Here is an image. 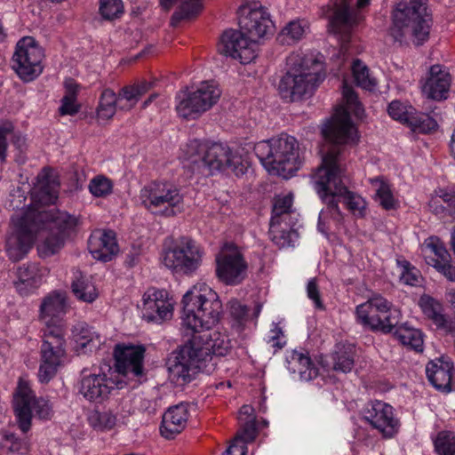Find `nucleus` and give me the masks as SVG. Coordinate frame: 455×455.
Returning a JSON list of instances; mask_svg holds the SVG:
<instances>
[{
	"instance_id": "obj_29",
	"label": "nucleus",
	"mask_w": 455,
	"mask_h": 455,
	"mask_svg": "<svg viewBox=\"0 0 455 455\" xmlns=\"http://www.w3.org/2000/svg\"><path fill=\"white\" fill-rule=\"evenodd\" d=\"M451 77L449 72L440 65H433L429 76L422 85V92L427 98L435 100H445L448 97Z\"/></svg>"
},
{
	"instance_id": "obj_2",
	"label": "nucleus",
	"mask_w": 455,
	"mask_h": 455,
	"mask_svg": "<svg viewBox=\"0 0 455 455\" xmlns=\"http://www.w3.org/2000/svg\"><path fill=\"white\" fill-rule=\"evenodd\" d=\"M342 96L343 104L336 108L331 120L322 129L325 140L321 148L322 164L314 176V188L322 199H354L352 193L340 180L341 156L347 145L355 144L359 140L351 116L360 119L364 109L353 88L345 82Z\"/></svg>"
},
{
	"instance_id": "obj_14",
	"label": "nucleus",
	"mask_w": 455,
	"mask_h": 455,
	"mask_svg": "<svg viewBox=\"0 0 455 455\" xmlns=\"http://www.w3.org/2000/svg\"><path fill=\"white\" fill-rule=\"evenodd\" d=\"M44 50L31 36H24L16 44L12 56V68L26 83L38 77L43 70Z\"/></svg>"
},
{
	"instance_id": "obj_7",
	"label": "nucleus",
	"mask_w": 455,
	"mask_h": 455,
	"mask_svg": "<svg viewBox=\"0 0 455 455\" xmlns=\"http://www.w3.org/2000/svg\"><path fill=\"white\" fill-rule=\"evenodd\" d=\"M431 18L423 0H411L409 4L399 3L393 12V26L390 33L397 42H412L415 45L424 44L429 36Z\"/></svg>"
},
{
	"instance_id": "obj_60",
	"label": "nucleus",
	"mask_w": 455,
	"mask_h": 455,
	"mask_svg": "<svg viewBox=\"0 0 455 455\" xmlns=\"http://www.w3.org/2000/svg\"><path fill=\"white\" fill-rule=\"evenodd\" d=\"M307 297L314 302L315 307L318 309H323V304L321 300L319 287L315 278L308 281L307 285Z\"/></svg>"
},
{
	"instance_id": "obj_32",
	"label": "nucleus",
	"mask_w": 455,
	"mask_h": 455,
	"mask_svg": "<svg viewBox=\"0 0 455 455\" xmlns=\"http://www.w3.org/2000/svg\"><path fill=\"white\" fill-rule=\"evenodd\" d=\"M160 4L166 10L178 4V8L171 19L172 27L178 26L182 20H189L196 17L203 10L201 0H160Z\"/></svg>"
},
{
	"instance_id": "obj_35",
	"label": "nucleus",
	"mask_w": 455,
	"mask_h": 455,
	"mask_svg": "<svg viewBox=\"0 0 455 455\" xmlns=\"http://www.w3.org/2000/svg\"><path fill=\"white\" fill-rule=\"evenodd\" d=\"M395 339L408 349L422 352L424 347L423 332L408 323L396 324L393 330Z\"/></svg>"
},
{
	"instance_id": "obj_49",
	"label": "nucleus",
	"mask_w": 455,
	"mask_h": 455,
	"mask_svg": "<svg viewBox=\"0 0 455 455\" xmlns=\"http://www.w3.org/2000/svg\"><path fill=\"white\" fill-rule=\"evenodd\" d=\"M435 451L438 455H455V434L451 431H440L433 439Z\"/></svg>"
},
{
	"instance_id": "obj_64",
	"label": "nucleus",
	"mask_w": 455,
	"mask_h": 455,
	"mask_svg": "<svg viewBox=\"0 0 455 455\" xmlns=\"http://www.w3.org/2000/svg\"><path fill=\"white\" fill-rule=\"evenodd\" d=\"M437 271L445 276L449 281L455 282V266L451 264V259L439 266Z\"/></svg>"
},
{
	"instance_id": "obj_12",
	"label": "nucleus",
	"mask_w": 455,
	"mask_h": 455,
	"mask_svg": "<svg viewBox=\"0 0 455 455\" xmlns=\"http://www.w3.org/2000/svg\"><path fill=\"white\" fill-rule=\"evenodd\" d=\"M13 407L20 429L27 433L31 427L32 410L42 419L51 418L52 411L48 401L36 397L28 380L20 378L13 395Z\"/></svg>"
},
{
	"instance_id": "obj_9",
	"label": "nucleus",
	"mask_w": 455,
	"mask_h": 455,
	"mask_svg": "<svg viewBox=\"0 0 455 455\" xmlns=\"http://www.w3.org/2000/svg\"><path fill=\"white\" fill-rule=\"evenodd\" d=\"M203 257V248L190 237L182 236L175 241L172 237L164 241L161 259L172 272L192 275L201 267Z\"/></svg>"
},
{
	"instance_id": "obj_20",
	"label": "nucleus",
	"mask_w": 455,
	"mask_h": 455,
	"mask_svg": "<svg viewBox=\"0 0 455 455\" xmlns=\"http://www.w3.org/2000/svg\"><path fill=\"white\" fill-rule=\"evenodd\" d=\"M239 26L251 38H263L275 30L267 9L259 2H251L240 9Z\"/></svg>"
},
{
	"instance_id": "obj_26",
	"label": "nucleus",
	"mask_w": 455,
	"mask_h": 455,
	"mask_svg": "<svg viewBox=\"0 0 455 455\" xmlns=\"http://www.w3.org/2000/svg\"><path fill=\"white\" fill-rule=\"evenodd\" d=\"M145 348L142 346L118 344L115 347L116 367L123 375L141 376Z\"/></svg>"
},
{
	"instance_id": "obj_19",
	"label": "nucleus",
	"mask_w": 455,
	"mask_h": 455,
	"mask_svg": "<svg viewBox=\"0 0 455 455\" xmlns=\"http://www.w3.org/2000/svg\"><path fill=\"white\" fill-rule=\"evenodd\" d=\"M362 416L364 421L385 438H392L399 431L401 424L395 414V409L383 401L368 402L362 411Z\"/></svg>"
},
{
	"instance_id": "obj_22",
	"label": "nucleus",
	"mask_w": 455,
	"mask_h": 455,
	"mask_svg": "<svg viewBox=\"0 0 455 455\" xmlns=\"http://www.w3.org/2000/svg\"><path fill=\"white\" fill-rule=\"evenodd\" d=\"M189 344L193 346L196 353L206 366V363L212 359V355L224 356L231 348V342L227 335L219 331L190 334Z\"/></svg>"
},
{
	"instance_id": "obj_57",
	"label": "nucleus",
	"mask_w": 455,
	"mask_h": 455,
	"mask_svg": "<svg viewBox=\"0 0 455 455\" xmlns=\"http://www.w3.org/2000/svg\"><path fill=\"white\" fill-rule=\"evenodd\" d=\"M241 425L242 427L237 432L235 438H239L245 444L252 443L258 435L256 420H246L242 422Z\"/></svg>"
},
{
	"instance_id": "obj_1",
	"label": "nucleus",
	"mask_w": 455,
	"mask_h": 455,
	"mask_svg": "<svg viewBox=\"0 0 455 455\" xmlns=\"http://www.w3.org/2000/svg\"><path fill=\"white\" fill-rule=\"evenodd\" d=\"M78 220L75 216L58 209L55 201H30L15 210L11 218V232L5 241L8 258L21 260L35 242L41 258L56 254L74 232Z\"/></svg>"
},
{
	"instance_id": "obj_56",
	"label": "nucleus",
	"mask_w": 455,
	"mask_h": 455,
	"mask_svg": "<svg viewBox=\"0 0 455 455\" xmlns=\"http://www.w3.org/2000/svg\"><path fill=\"white\" fill-rule=\"evenodd\" d=\"M371 191H372L378 199H393V188L390 182L383 177H378L370 180Z\"/></svg>"
},
{
	"instance_id": "obj_15",
	"label": "nucleus",
	"mask_w": 455,
	"mask_h": 455,
	"mask_svg": "<svg viewBox=\"0 0 455 455\" xmlns=\"http://www.w3.org/2000/svg\"><path fill=\"white\" fill-rule=\"evenodd\" d=\"M124 384L118 377L84 369L79 381V393L90 403H102L114 390L123 388Z\"/></svg>"
},
{
	"instance_id": "obj_16",
	"label": "nucleus",
	"mask_w": 455,
	"mask_h": 455,
	"mask_svg": "<svg viewBox=\"0 0 455 455\" xmlns=\"http://www.w3.org/2000/svg\"><path fill=\"white\" fill-rule=\"evenodd\" d=\"M167 365L169 380L177 387L191 382L195 375L205 367L189 342L169 359Z\"/></svg>"
},
{
	"instance_id": "obj_61",
	"label": "nucleus",
	"mask_w": 455,
	"mask_h": 455,
	"mask_svg": "<svg viewBox=\"0 0 455 455\" xmlns=\"http://www.w3.org/2000/svg\"><path fill=\"white\" fill-rule=\"evenodd\" d=\"M267 343H271L274 347L278 349L283 347L285 345L284 335L282 329L275 324L267 335Z\"/></svg>"
},
{
	"instance_id": "obj_33",
	"label": "nucleus",
	"mask_w": 455,
	"mask_h": 455,
	"mask_svg": "<svg viewBox=\"0 0 455 455\" xmlns=\"http://www.w3.org/2000/svg\"><path fill=\"white\" fill-rule=\"evenodd\" d=\"M72 339L76 344V350L82 353L96 350L101 344L100 334L85 323H78L73 327Z\"/></svg>"
},
{
	"instance_id": "obj_28",
	"label": "nucleus",
	"mask_w": 455,
	"mask_h": 455,
	"mask_svg": "<svg viewBox=\"0 0 455 455\" xmlns=\"http://www.w3.org/2000/svg\"><path fill=\"white\" fill-rule=\"evenodd\" d=\"M88 250L95 259L110 261L119 251L116 233L112 230L93 231L88 240Z\"/></svg>"
},
{
	"instance_id": "obj_6",
	"label": "nucleus",
	"mask_w": 455,
	"mask_h": 455,
	"mask_svg": "<svg viewBox=\"0 0 455 455\" xmlns=\"http://www.w3.org/2000/svg\"><path fill=\"white\" fill-rule=\"evenodd\" d=\"M254 152L269 175L290 179L301 165L295 137L281 133L257 142Z\"/></svg>"
},
{
	"instance_id": "obj_63",
	"label": "nucleus",
	"mask_w": 455,
	"mask_h": 455,
	"mask_svg": "<svg viewBox=\"0 0 455 455\" xmlns=\"http://www.w3.org/2000/svg\"><path fill=\"white\" fill-rule=\"evenodd\" d=\"M247 446L239 438H234L223 455H246Z\"/></svg>"
},
{
	"instance_id": "obj_13",
	"label": "nucleus",
	"mask_w": 455,
	"mask_h": 455,
	"mask_svg": "<svg viewBox=\"0 0 455 455\" xmlns=\"http://www.w3.org/2000/svg\"><path fill=\"white\" fill-rule=\"evenodd\" d=\"M299 218L292 201H274L268 232L272 242L280 248L293 245L299 237Z\"/></svg>"
},
{
	"instance_id": "obj_23",
	"label": "nucleus",
	"mask_w": 455,
	"mask_h": 455,
	"mask_svg": "<svg viewBox=\"0 0 455 455\" xmlns=\"http://www.w3.org/2000/svg\"><path fill=\"white\" fill-rule=\"evenodd\" d=\"M60 181L54 172L48 168L43 169L38 174L36 183L31 188L28 183L18 185L11 191V196L27 199L30 194V199H58Z\"/></svg>"
},
{
	"instance_id": "obj_10",
	"label": "nucleus",
	"mask_w": 455,
	"mask_h": 455,
	"mask_svg": "<svg viewBox=\"0 0 455 455\" xmlns=\"http://www.w3.org/2000/svg\"><path fill=\"white\" fill-rule=\"evenodd\" d=\"M68 362L63 329L45 330L40 347V363L37 372L39 382L48 383Z\"/></svg>"
},
{
	"instance_id": "obj_31",
	"label": "nucleus",
	"mask_w": 455,
	"mask_h": 455,
	"mask_svg": "<svg viewBox=\"0 0 455 455\" xmlns=\"http://www.w3.org/2000/svg\"><path fill=\"white\" fill-rule=\"evenodd\" d=\"M188 417L189 411L187 403H181L170 407L163 415L160 427L161 435L167 439L173 438L185 428Z\"/></svg>"
},
{
	"instance_id": "obj_11",
	"label": "nucleus",
	"mask_w": 455,
	"mask_h": 455,
	"mask_svg": "<svg viewBox=\"0 0 455 455\" xmlns=\"http://www.w3.org/2000/svg\"><path fill=\"white\" fill-rule=\"evenodd\" d=\"M220 95L221 90L213 81L202 82L193 92L180 90L175 96L176 112L181 118L195 120L212 108Z\"/></svg>"
},
{
	"instance_id": "obj_47",
	"label": "nucleus",
	"mask_w": 455,
	"mask_h": 455,
	"mask_svg": "<svg viewBox=\"0 0 455 455\" xmlns=\"http://www.w3.org/2000/svg\"><path fill=\"white\" fill-rule=\"evenodd\" d=\"M412 132L418 133H428L437 128L436 121L425 113H419L415 110L411 114L406 124Z\"/></svg>"
},
{
	"instance_id": "obj_36",
	"label": "nucleus",
	"mask_w": 455,
	"mask_h": 455,
	"mask_svg": "<svg viewBox=\"0 0 455 455\" xmlns=\"http://www.w3.org/2000/svg\"><path fill=\"white\" fill-rule=\"evenodd\" d=\"M151 86V83L141 81L123 87L116 95L118 108L122 111H128L133 108L140 98L150 90Z\"/></svg>"
},
{
	"instance_id": "obj_40",
	"label": "nucleus",
	"mask_w": 455,
	"mask_h": 455,
	"mask_svg": "<svg viewBox=\"0 0 455 455\" xmlns=\"http://www.w3.org/2000/svg\"><path fill=\"white\" fill-rule=\"evenodd\" d=\"M71 289L75 297L85 303L94 302L100 295L96 285L84 276L76 277L72 282Z\"/></svg>"
},
{
	"instance_id": "obj_50",
	"label": "nucleus",
	"mask_w": 455,
	"mask_h": 455,
	"mask_svg": "<svg viewBox=\"0 0 455 455\" xmlns=\"http://www.w3.org/2000/svg\"><path fill=\"white\" fill-rule=\"evenodd\" d=\"M114 183L108 177L99 174L89 182L88 189L94 197H107L111 195Z\"/></svg>"
},
{
	"instance_id": "obj_39",
	"label": "nucleus",
	"mask_w": 455,
	"mask_h": 455,
	"mask_svg": "<svg viewBox=\"0 0 455 455\" xmlns=\"http://www.w3.org/2000/svg\"><path fill=\"white\" fill-rule=\"evenodd\" d=\"M309 28L306 20H291L279 34V41L283 44H293L300 41Z\"/></svg>"
},
{
	"instance_id": "obj_51",
	"label": "nucleus",
	"mask_w": 455,
	"mask_h": 455,
	"mask_svg": "<svg viewBox=\"0 0 455 455\" xmlns=\"http://www.w3.org/2000/svg\"><path fill=\"white\" fill-rule=\"evenodd\" d=\"M387 112L394 120L406 124L411 115L415 114V108L406 102L393 100L388 105Z\"/></svg>"
},
{
	"instance_id": "obj_18",
	"label": "nucleus",
	"mask_w": 455,
	"mask_h": 455,
	"mask_svg": "<svg viewBox=\"0 0 455 455\" xmlns=\"http://www.w3.org/2000/svg\"><path fill=\"white\" fill-rule=\"evenodd\" d=\"M218 52L241 64H249L258 54V44L255 39L246 36L239 30H226L220 36L217 45Z\"/></svg>"
},
{
	"instance_id": "obj_42",
	"label": "nucleus",
	"mask_w": 455,
	"mask_h": 455,
	"mask_svg": "<svg viewBox=\"0 0 455 455\" xmlns=\"http://www.w3.org/2000/svg\"><path fill=\"white\" fill-rule=\"evenodd\" d=\"M64 87L65 95L59 110L61 116H73L79 111V105L76 102L78 85L73 79L68 78L65 80Z\"/></svg>"
},
{
	"instance_id": "obj_43",
	"label": "nucleus",
	"mask_w": 455,
	"mask_h": 455,
	"mask_svg": "<svg viewBox=\"0 0 455 455\" xmlns=\"http://www.w3.org/2000/svg\"><path fill=\"white\" fill-rule=\"evenodd\" d=\"M291 361L297 365L296 371L303 380H311L317 377L318 368L312 362L307 353L295 351L291 355Z\"/></svg>"
},
{
	"instance_id": "obj_59",
	"label": "nucleus",
	"mask_w": 455,
	"mask_h": 455,
	"mask_svg": "<svg viewBox=\"0 0 455 455\" xmlns=\"http://www.w3.org/2000/svg\"><path fill=\"white\" fill-rule=\"evenodd\" d=\"M229 311L232 318L242 323L246 319L249 309L237 299H232L229 301Z\"/></svg>"
},
{
	"instance_id": "obj_4",
	"label": "nucleus",
	"mask_w": 455,
	"mask_h": 455,
	"mask_svg": "<svg viewBox=\"0 0 455 455\" xmlns=\"http://www.w3.org/2000/svg\"><path fill=\"white\" fill-rule=\"evenodd\" d=\"M182 304L181 326L188 336L210 331L223 313L218 293L204 282L196 283L183 295Z\"/></svg>"
},
{
	"instance_id": "obj_27",
	"label": "nucleus",
	"mask_w": 455,
	"mask_h": 455,
	"mask_svg": "<svg viewBox=\"0 0 455 455\" xmlns=\"http://www.w3.org/2000/svg\"><path fill=\"white\" fill-rule=\"evenodd\" d=\"M66 312V296L60 291H52L42 299L38 317L46 330H53L62 328L61 321Z\"/></svg>"
},
{
	"instance_id": "obj_41",
	"label": "nucleus",
	"mask_w": 455,
	"mask_h": 455,
	"mask_svg": "<svg viewBox=\"0 0 455 455\" xmlns=\"http://www.w3.org/2000/svg\"><path fill=\"white\" fill-rule=\"evenodd\" d=\"M118 108L116 94L110 89H105L99 100L97 107V118L100 121H108L113 118Z\"/></svg>"
},
{
	"instance_id": "obj_52",
	"label": "nucleus",
	"mask_w": 455,
	"mask_h": 455,
	"mask_svg": "<svg viewBox=\"0 0 455 455\" xmlns=\"http://www.w3.org/2000/svg\"><path fill=\"white\" fill-rule=\"evenodd\" d=\"M339 201H328V204L325 207V209H323L319 213V219H318V229L320 232L325 234V230L323 228V222L328 220L331 219L335 225H338L341 222L343 217L339 209Z\"/></svg>"
},
{
	"instance_id": "obj_38",
	"label": "nucleus",
	"mask_w": 455,
	"mask_h": 455,
	"mask_svg": "<svg viewBox=\"0 0 455 455\" xmlns=\"http://www.w3.org/2000/svg\"><path fill=\"white\" fill-rule=\"evenodd\" d=\"M419 307L423 315L430 320L438 328L443 324V319L446 316L442 303L435 298L423 294L419 299Z\"/></svg>"
},
{
	"instance_id": "obj_55",
	"label": "nucleus",
	"mask_w": 455,
	"mask_h": 455,
	"mask_svg": "<svg viewBox=\"0 0 455 455\" xmlns=\"http://www.w3.org/2000/svg\"><path fill=\"white\" fill-rule=\"evenodd\" d=\"M124 12V4L122 0H101L100 4V13L105 20H115L120 18Z\"/></svg>"
},
{
	"instance_id": "obj_3",
	"label": "nucleus",
	"mask_w": 455,
	"mask_h": 455,
	"mask_svg": "<svg viewBox=\"0 0 455 455\" xmlns=\"http://www.w3.org/2000/svg\"><path fill=\"white\" fill-rule=\"evenodd\" d=\"M180 158L188 166L200 171L206 169L209 173L223 172L233 173L236 177L248 172L249 163L237 151L228 146L217 142L189 140L180 149Z\"/></svg>"
},
{
	"instance_id": "obj_44",
	"label": "nucleus",
	"mask_w": 455,
	"mask_h": 455,
	"mask_svg": "<svg viewBox=\"0 0 455 455\" xmlns=\"http://www.w3.org/2000/svg\"><path fill=\"white\" fill-rule=\"evenodd\" d=\"M116 420V415L111 411H92L88 417L89 425L97 431L111 430Z\"/></svg>"
},
{
	"instance_id": "obj_24",
	"label": "nucleus",
	"mask_w": 455,
	"mask_h": 455,
	"mask_svg": "<svg viewBox=\"0 0 455 455\" xmlns=\"http://www.w3.org/2000/svg\"><path fill=\"white\" fill-rule=\"evenodd\" d=\"M50 269L37 262H27L19 266L15 271L13 286L22 297L34 294L46 282Z\"/></svg>"
},
{
	"instance_id": "obj_48",
	"label": "nucleus",
	"mask_w": 455,
	"mask_h": 455,
	"mask_svg": "<svg viewBox=\"0 0 455 455\" xmlns=\"http://www.w3.org/2000/svg\"><path fill=\"white\" fill-rule=\"evenodd\" d=\"M180 201H142L144 207L152 214L160 217H171L180 211Z\"/></svg>"
},
{
	"instance_id": "obj_5",
	"label": "nucleus",
	"mask_w": 455,
	"mask_h": 455,
	"mask_svg": "<svg viewBox=\"0 0 455 455\" xmlns=\"http://www.w3.org/2000/svg\"><path fill=\"white\" fill-rule=\"evenodd\" d=\"M287 66L278 86L283 99L294 101L310 96L324 79L323 56L319 53L293 52L287 58Z\"/></svg>"
},
{
	"instance_id": "obj_8",
	"label": "nucleus",
	"mask_w": 455,
	"mask_h": 455,
	"mask_svg": "<svg viewBox=\"0 0 455 455\" xmlns=\"http://www.w3.org/2000/svg\"><path fill=\"white\" fill-rule=\"evenodd\" d=\"M357 322L372 331L388 334L399 323L401 311L379 293L372 294L355 307Z\"/></svg>"
},
{
	"instance_id": "obj_53",
	"label": "nucleus",
	"mask_w": 455,
	"mask_h": 455,
	"mask_svg": "<svg viewBox=\"0 0 455 455\" xmlns=\"http://www.w3.org/2000/svg\"><path fill=\"white\" fill-rule=\"evenodd\" d=\"M333 369L344 373L351 371L355 360L352 350L340 348L333 354Z\"/></svg>"
},
{
	"instance_id": "obj_21",
	"label": "nucleus",
	"mask_w": 455,
	"mask_h": 455,
	"mask_svg": "<svg viewBox=\"0 0 455 455\" xmlns=\"http://www.w3.org/2000/svg\"><path fill=\"white\" fill-rule=\"evenodd\" d=\"M175 301L165 289L148 288L142 296V317L148 322L162 323L172 319Z\"/></svg>"
},
{
	"instance_id": "obj_17",
	"label": "nucleus",
	"mask_w": 455,
	"mask_h": 455,
	"mask_svg": "<svg viewBox=\"0 0 455 455\" xmlns=\"http://www.w3.org/2000/svg\"><path fill=\"white\" fill-rule=\"evenodd\" d=\"M248 264L233 243H226L216 256V275L228 285H237L247 275Z\"/></svg>"
},
{
	"instance_id": "obj_25",
	"label": "nucleus",
	"mask_w": 455,
	"mask_h": 455,
	"mask_svg": "<svg viewBox=\"0 0 455 455\" xmlns=\"http://www.w3.org/2000/svg\"><path fill=\"white\" fill-rule=\"evenodd\" d=\"M370 0H343L336 6L330 20L331 31H353L363 20L360 9L368 5Z\"/></svg>"
},
{
	"instance_id": "obj_34",
	"label": "nucleus",
	"mask_w": 455,
	"mask_h": 455,
	"mask_svg": "<svg viewBox=\"0 0 455 455\" xmlns=\"http://www.w3.org/2000/svg\"><path fill=\"white\" fill-rule=\"evenodd\" d=\"M422 255L427 265L436 270L439 266L451 259V255L443 243L436 236H430L425 240L421 247Z\"/></svg>"
},
{
	"instance_id": "obj_30",
	"label": "nucleus",
	"mask_w": 455,
	"mask_h": 455,
	"mask_svg": "<svg viewBox=\"0 0 455 455\" xmlns=\"http://www.w3.org/2000/svg\"><path fill=\"white\" fill-rule=\"evenodd\" d=\"M426 373L429 382L437 390H451L453 363L450 359L440 357L430 361L426 366Z\"/></svg>"
},
{
	"instance_id": "obj_54",
	"label": "nucleus",
	"mask_w": 455,
	"mask_h": 455,
	"mask_svg": "<svg viewBox=\"0 0 455 455\" xmlns=\"http://www.w3.org/2000/svg\"><path fill=\"white\" fill-rule=\"evenodd\" d=\"M401 267L400 281L403 284L417 286L421 282L420 272L407 260L398 261Z\"/></svg>"
},
{
	"instance_id": "obj_58",
	"label": "nucleus",
	"mask_w": 455,
	"mask_h": 455,
	"mask_svg": "<svg viewBox=\"0 0 455 455\" xmlns=\"http://www.w3.org/2000/svg\"><path fill=\"white\" fill-rule=\"evenodd\" d=\"M13 124L10 122L0 123V161L3 163L7 157V140L12 134Z\"/></svg>"
},
{
	"instance_id": "obj_45",
	"label": "nucleus",
	"mask_w": 455,
	"mask_h": 455,
	"mask_svg": "<svg viewBox=\"0 0 455 455\" xmlns=\"http://www.w3.org/2000/svg\"><path fill=\"white\" fill-rule=\"evenodd\" d=\"M0 446L2 450L19 454H27L29 451V442L27 438H19L14 434L4 431L0 434Z\"/></svg>"
},
{
	"instance_id": "obj_37",
	"label": "nucleus",
	"mask_w": 455,
	"mask_h": 455,
	"mask_svg": "<svg viewBox=\"0 0 455 455\" xmlns=\"http://www.w3.org/2000/svg\"><path fill=\"white\" fill-rule=\"evenodd\" d=\"M179 193L171 182L151 181L146 184L140 190L142 199H174Z\"/></svg>"
},
{
	"instance_id": "obj_62",
	"label": "nucleus",
	"mask_w": 455,
	"mask_h": 455,
	"mask_svg": "<svg viewBox=\"0 0 455 455\" xmlns=\"http://www.w3.org/2000/svg\"><path fill=\"white\" fill-rule=\"evenodd\" d=\"M343 207L348 210L356 217L364 216L366 211V201H339Z\"/></svg>"
},
{
	"instance_id": "obj_46",
	"label": "nucleus",
	"mask_w": 455,
	"mask_h": 455,
	"mask_svg": "<svg viewBox=\"0 0 455 455\" xmlns=\"http://www.w3.org/2000/svg\"><path fill=\"white\" fill-rule=\"evenodd\" d=\"M351 68L355 82L358 86L368 91H372L376 87L375 78L371 76L368 67L360 60H355Z\"/></svg>"
}]
</instances>
